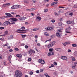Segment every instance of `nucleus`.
Segmentation results:
<instances>
[{"instance_id": "3c124183", "label": "nucleus", "mask_w": 77, "mask_h": 77, "mask_svg": "<svg viewBox=\"0 0 77 77\" xmlns=\"http://www.w3.org/2000/svg\"><path fill=\"white\" fill-rule=\"evenodd\" d=\"M54 64L55 65H57V63L56 62H54Z\"/></svg>"}, {"instance_id": "603ef678", "label": "nucleus", "mask_w": 77, "mask_h": 77, "mask_svg": "<svg viewBox=\"0 0 77 77\" xmlns=\"http://www.w3.org/2000/svg\"><path fill=\"white\" fill-rule=\"evenodd\" d=\"M66 45H68V44H70V42H66Z\"/></svg>"}, {"instance_id": "1a4fd4ad", "label": "nucleus", "mask_w": 77, "mask_h": 77, "mask_svg": "<svg viewBox=\"0 0 77 77\" xmlns=\"http://www.w3.org/2000/svg\"><path fill=\"white\" fill-rule=\"evenodd\" d=\"M6 15H7V16H8V17H13V16H12V15H11V14L8 13H5Z\"/></svg>"}, {"instance_id": "864d4df0", "label": "nucleus", "mask_w": 77, "mask_h": 77, "mask_svg": "<svg viewBox=\"0 0 77 77\" xmlns=\"http://www.w3.org/2000/svg\"><path fill=\"white\" fill-rule=\"evenodd\" d=\"M25 48L26 49L28 48V46H27V45H26L25 46Z\"/></svg>"}, {"instance_id": "09e8293b", "label": "nucleus", "mask_w": 77, "mask_h": 77, "mask_svg": "<svg viewBox=\"0 0 77 77\" xmlns=\"http://www.w3.org/2000/svg\"><path fill=\"white\" fill-rule=\"evenodd\" d=\"M5 29L4 27H0V29H1V30H3V29Z\"/></svg>"}, {"instance_id": "7c9ffc66", "label": "nucleus", "mask_w": 77, "mask_h": 77, "mask_svg": "<svg viewBox=\"0 0 77 77\" xmlns=\"http://www.w3.org/2000/svg\"><path fill=\"white\" fill-rule=\"evenodd\" d=\"M45 75L47 77H50V76H49V75H48L47 73H45Z\"/></svg>"}, {"instance_id": "ea45409f", "label": "nucleus", "mask_w": 77, "mask_h": 77, "mask_svg": "<svg viewBox=\"0 0 77 77\" xmlns=\"http://www.w3.org/2000/svg\"><path fill=\"white\" fill-rule=\"evenodd\" d=\"M21 29L22 30H24V29H25V27L24 26H22Z\"/></svg>"}, {"instance_id": "72a5a7b5", "label": "nucleus", "mask_w": 77, "mask_h": 77, "mask_svg": "<svg viewBox=\"0 0 77 77\" xmlns=\"http://www.w3.org/2000/svg\"><path fill=\"white\" fill-rule=\"evenodd\" d=\"M72 15H73V13H70L69 14V16H72Z\"/></svg>"}, {"instance_id": "bb28decb", "label": "nucleus", "mask_w": 77, "mask_h": 77, "mask_svg": "<svg viewBox=\"0 0 77 77\" xmlns=\"http://www.w3.org/2000/svg\"><path fill=\"white\" fill-rule=\"evenodd\" d=\"M72 61H75V57H72Z\"/></svg>"}, {"instance_id": "4c0bfd02", "label": "nucleus", "mask_w": 77, "mask_h": 77, "mask_svg": "<svg viewBox=\"0 0 77 77\" xmlns=\"http://www.w3.org/2000/svg\"><path fill=\"white\" fill-rule=\"evenodd\" d=\"M51 67H54V65L53 64H51V66L49 67V68H51Z\"/></svg>"}, {"instance_id": "5701e85b", "label": "nucleus", "mask_w": 77, "mask_h": 77, "mask_svg": "<svg viewBox=\"0 0 77 77\" xmlns=\"http://www.w3.org/2000/svg\"><path fill=\"white\" fill-rule=\"evenodd\" d=\"M11 58H12V56L11 55H10L8 57V59L9 60H11Z\"/></svg>"}, {"instance_id": "a19ab883", "label": "nucleus", "mask_w": 77, "mask_h": 77, "mask_svg": "<svg viewBox=\"0 0 77 77\" xmlns=\"http://www.w3.org/2000/svg\"><path fill=\"white\" fill-rule=\"evenodd\" d=\"M28 61H29V62L31 61L32 60V59H31V58H29L28 59Z\"/></svg>"}, {"instance_id": "b1692460", "label": "nucleus", "mask_w": 77, "mask_h": 77, "mask_svg": "<svg viewBox=\"0 0 77 77\" xmlns=\"http://www.w3.org/2000/svg\"><path fill=\"white\" fill-rule=\"evenodd\" d=\"M8 18V17L6 16H3L1 17V18L4 19L5 18Z\"/></svg>"}, {"instance_id": "f257e3e1", "label": "nucleus", "mask_w": 77, "mask_h": 77, "mask_svg": "<svg viewBox=\"0 0 77 77\" xmlns=\"http://www.w3.org/2000/svg\"><path fill=\"white\" fill-rule=\"evenodd\" d=\"M15 75L16 77H21V76L23 75V74L21 73V72H20V73L18 72V70H17L15 72Z\"/></svg>"}, {"instance_id": "052dcab7", "label": "nucleus", "mask_w": 77, "mask_h": 77, "mask_svg": "<svg viewBox=\"0 0 77 77\" xmlns=\"http://www.w3.org/2000/svg\"><path fill=\"white\" fill-rule=\"evenodd\" d=\"M61 30H62V29H60L59 30H58V32H62Z\"/></svg>"}, {"instance_id": "6e6d98bb", "label": "nucleus", "mask_w": 77, "mask_h": 77, "mask_svg": "<svg viewBox=\"0 0 77 77\" xmlns=\"http://www.w3.org/2000/svg\"><path fill=\"white\" fill-rule=\"evenodd\" d=\"M66 33H71V32H68L67 31H66Z\"/></svg>"}, {"instance_id": "a878e982", "label": "nucleus", "mask_w": 77, "mask_h": 77, "mask_svg": "<svg viewBox=\"0 0 77 77\" xmlns=\"http://www.w3.org/2000/svg\"><path fill=\"white\" fill-rule=\"evenodd\" d=\"M75 66H76V65L74 64L72 66V68L73 69H75Z\"/></svg>"}, {"instance_id": "9b49d317", "label": "nucleus", "mask_w": 77, "mask_h": 77, "mask_svg": "<svg viewBox=\"0 0 77 77\" xmlns=\"http://www.w3.org/2000/svg\"><path fill=\"white\" fill-rule=\"evenodd\" d=\"M26 19H27V17H20L19 18V20H20V21L25 20H26Z\"/></svg>"}, {"instance_id": "f8f14e48", "label": "nucleus", "mask_w": 77, "mask_h": 77, "mask_svg": "<svg viewBox=\"0 0 77 77\" xmlns=\"http://www.w3.org/2000/svg\"><path fill=\"white\" fill-rule=\"evenodd\" d=\"M38 20V21H41V17L37 16H36V20Z\"/></svg>"}, {"instance_id": "774afa93", "label": "nucleus", "mask_w": 77, "mask_h": 77, "mask_svg": "<svg viewBox=\"0 0 77 77\" xmlns=\"http://www.w3.org/2000/svg\"><path fill=\"white\" fill-rule=\"evenodd\" d=\"M56 35L57 36H58V32H57L56 33Z\"/></svg>"}, {"instance_id": "6e6552de", "label": "nucleus", "mask_w": 77, "mask_h": 77, "mask_svg": "<svg viewBox=\"0 0 77 77\" xmlns=\"http://www.w3.org/2000/svg\"><path fill=\"white\" fill-rule=\"evenodd\" d=\"M10 5L11 4L10 3L4 4L2 5V7H6V6H10Z\"/></svg>"}, {"instance_id": "473e14b6", "label": "nucleus", "mask_w": 77, "mask_h": 77, "mask_svg": "<svg viewBox=\"0 0 77 77\" xmlns=\"http://www.w3.org/2000/svg\"><path fill=\"white\" fill-rule=\"evenodd\" d=\"M53 49L51 48L49 49V51H50V52H53Z\"/></svg>"}, {"instance_id": "69168bd1", "label": "nucleus", "mask_w": 77, "mask_h": 77, "mask_svg": "<svg viewBox=\"0 0 77 77\" xmlns=\"http://www.w3.org/2000/svg\"><path fill=\"white\" fill-rule=\"evenodd\" d=\"M58 51H61V49L58 48Z\"/></svg>"}, {"instance_id": "e2e57ef3", "label": "nucleus", "mask_w": 77, "mask_h": 77, "mask_svg": "<svg viewBox=\"0 0 77 77\" xmlns=\"http://www.w3.org/2000/svg\"><path fill=\"white\" fill-rule=\"evenodd\" d=\"M15 50H16V51H18V50H19V49H18L17 48H15Z\"/></svg>"}, {"instance_id": "79ce46f5", "label": "nucleus", "mask_w": 77, "mask_h": 77, "mask_svg": "<svg viewBox=\"0 0 77 77\" xmlns=\"http://www.w3.org/2000/svg\"><path fill=\"white\" fill-rule=\"evenodd\" d=\"M33 72L32 71H31L29 72V74H30V75H33Z\"/></svg>"}, {"instance_id": "c9c22d12", "label": "nucleus", "mask_w": 77, "mask_h": 77, "mask_svg": "<svg viewBox=\"0 0 77 77\" xmlns=\"http://www.w3.org/2000/svg\"><path fill=\"white\" fill-rule=\"evenodd\" d=\"M51 38H50V39H48V40H47L46 41H45V43H46V42H48V41H51Z\"/></svg>"}, {"instance_id": "dca6fc26", "label": "nucleus", "mask_w": 77, "mask_h": 77, "mask_svg": "<svg viewBox=\"0 0 77 77\" xmlns=\"http://www.w3.org/2000/svg\"><path fill=\"white\" fill-rule=\"evenodd\" d=\"M57 3H58L57 2H54L51 4V6H53L54 5L57 4Z\"/></svg>"}, {"instance_id": "39448f33", "label": "nucleus", "mask_w": 77, "mask_h": 77, "mask_svg": "<svg viewBox=\"0 0 77 77\" xmlns=\"http://www.w3.org/2000/svg\"><path fill=\"white\" fill-rule=\"evenodd\" d=\"M10 22L9 21H5V22L3 23V25L4 26H7V25H8V24H10Z\"/></svg>"}, {"instance_id": "0eeeda50", "label": "nucleus", "mask_w": 77, "mask_h": 77, "mask_svg": "<svg viewBox=\"0 0 77 77\" xmlns=\"http://www.w3.org/2000/svg\"><path fill=\"white\" fill-rule=\"evenodd\" d=\"M17 31H20V32H23L22 33H27V32L25 31H27L28 30V29H25V30H21V29H17Z\"/></svg>"}, {"instance_id": "2eb2a0df", "label": "nucleus", "mask_w": 77, "mask_h": 77, "mask_svg": "<svg viewBox=\"0 0 77 77\" xmlns=\"http://www.w3.org/2000/svg\"><path fill=\"white\" fill-rule=\"evenodd\" d=\"M71 29V28L70 26H69V27L67 28L66 29V31H69V30H70Z\"/></svg>"}, {"instance_id": "338daca9", "label": "nucleus", "mask_w": 77, "mask_h": 77, "mask_svg": "<svg viewBox=\"0 0 77 77\" xmlns=\"http://www.w3.org/2000/svg\"><path fill=\"white\" fill-rule=\"evenodd\" d=\"M37 45L38 46H40L41 44L39 43H37Z\"/></svg>"}, {"instance_id": "9d476101", "label": "nucleus", "mask_w": 77, "mask_h": 77, "mask_svg": "<svg viewBox=\"0 0 77 77\" xmlns=\"http://www.w3.org/2000/svg\"><path fill=\"white\" fill-rule=\"evenodd\" d=\"M61 58L63 60H66L68 59V57L65 56H62L61 57Z\"/></svg>"}, {"instance_id": "0e129e2a", "label": "nucleus", "mask_w": 77, "mask_h": 77, "mask_svg": "<svg viewBox=\"0 0 77 77\" xmlns=\"http://www.w3.org/2000/svg\"><path fill=\"white\" fill-rule=\"evenodd\" d=\"M28 53L29 54H32V52H30V51H28Z\"/></svg>"}, {"instance_id": "37998d69", "label": "nucleus", "mask_w": 77, "mask_h": 77, "mask_svg": "<svg viewBox=\"0 0 77 77\" xmlns=\"http://www.w3.org/2000/svg\"><path fill=\"white\" fill-rule=\"evenodd\" d=\"M40 72H43V71H44V69H41L40 70Z\"/></svg>"}, {"instance_id": "4d7b16f0", "label": "nucleus", "mask_w": 77, "mask_h": 77, "mask_svg": "<svg viewBox=\"0 0 77 77\" xmlns=\"http://www.w3.org/2000/svg\"><path fill=\"white\" fill-rule=\"evenodd\" d=\"M36 73H37L38 74H39V71L37 70L36 71Z\"/></svg>"}, {"instance_id": "c03bdc74", "label": "nucleus", "mask_w": 77, "mask_h": 77, "mask_svg": "<svg viewBox=\"0 0 77 77\" xmlns=\"http://www.w3.org/2000/svg\"><path fill=\"white\" fill-rule=\"evenodd\" d=\"M10 48H11V47L10 46H8L7 47V49H10Z\"/></svg>"}, {"instance_id": "a18cd8bd", "label": "nucleus", "mask_w": 77, "mask_h": 77, "mask_svg": "<svg viewBox=\"0 0 77 77\" xmlns=\"http://www.w3.org/2000/svg\"><path fill=\"white\" fill-rule=\"evenodd\" d=\"M32 1L33 2V3H36V0H32Z\"/></svg>"}, {"instance_id": "13d9d810", "label": "nucleus", "mask_w": 77, "mask_h": 77, "mask_svg": "<svg viewBox=\"0 0 77 77\" xmlns=\"http://www.w3.org/2000/svg\"><path fill=\"white\" fill-rule=\"evenodd\" d=\"M46 3H47V2H50V0H45Z\"/></svg>"}, {"instance_id": "f03ea898", "label": "nucleus", "mask_w": 77, "mask_h": 77, "mask_svg": "<svg viewBox=\"0 0 77 77\" xmlns=\"http://www.w3.org/2000/svg\"><path fill=\"white\" fill-rule=\"evenodd\" d=\"M20 7V5H14L11 7L12 9H17Z\"/></svg>"}, {"instance_id": "4468645a", "label": "nucleus", "mask_w": 77, "mask_h": 77, "mask_svg": "<svg viewBox=\"0 0 77 77\" xmlns=\"http://www.w3.org/2000/svg\"><path fill=\"white\" fill-rule=\"evenodd\" d=\"M8 39H12L13 38V35H10L8 37Z\"/></svg>"}, {"instance_id": "8fccbe9b", "label": "nucleus", "mask_w": 77, "mask_h": 77, "mask_svg": "<svg viewBox=\"0 0 77 77\" xmlns=\"http://www.w3.org/2000/svg\"><path fill=\"white\" fill-rule=\"evenodd\" d=\"M49 28L48 27V28H45V29L47 31V30H49Z\"/></svg>"}, {"instance_id": "a211bd4d", "label": "nucleus", "mask_w": 77, "mask_h": 77, "mask_svg": "<svg viewBox=\"0 0 77 77\" xmlns=\"http://www.w3.org/2000/svg\"><path fill=\"white\" fill-rule=\"evenodd\" d=\"M16 56L18 57H22V55L21 54H17L16 55Z\"/></svg>"}, {"instance_id": "20e7f679", "label": "nucleus", "mask_w": 77, "mask_h": 77, "mask_svg": "<svg viewBox=\"0 0 77 77\" xmlns=\"http://www.w3.org/2000/svg\"><path fill=\"white\" fill-rule=\"evenodd\" d=\"M55 43H56L55 42H52L50 43V44L47 46V47L48 48H50V47H53V46L55 44Z\"/></svg>"}, {"instance_id": "2f4dec72", "label": "nucleus", "mask_w": 77, "mask_h": 77, "mask_svg": "<svg viewBox=\"0 0 77 77\" xmlns=\"http://www.w3.org/2000/svg\"><path fill=\"white\" fill-rule=\"evenodd\" d=\"M8 45H9V44H8V43H6L5 45H3L4 47H5V46H8Z\"/></svg>"}, {"instance_id": "412c9836", "label": "nucleus", "mask_w": 77, "mask_h": 77, "mask_svg": "<svg viewBox=\"0 0 77 77\" xmlns=\"http://www.w3.org/2000/svg\"><path fill=\"white\" fill-rule=\"evenodd\" d=\"M72 47H76L77 46V45H76L75 44H72Z\"/></svg>"}, {"instance_id": "cd10ccee", "label": "nucleus", "mask_w": 77, "mask_h": 77, "mask_svg": "<svg viewBox=\"0 0 77 77\" xmlns=\"http://www.w3.org/2000/svg\"><path fill=\"white\" fill-rule=\"evenodd\" d=\"M58 25L59 26H62V22H59L58 23Z\"/></svg>"}, {"instance_id": "bf43d9fd", "label": "nucleus", "mask_w": 77, "mask_h": 77, "mask_svg": "<svg viewBox=\"0 0 77 77\" xmlns=\"http://www.w3.org/2000/svg\"><path fill=\"white\" fill-rule=\"evenodd\" d=\"M77 5H74V6H73L74 8H77Z\"/></svg>"}, {"instance_id": "aec40b11", "label": "nucleus", "mask_w": 77, "mask_h": 77, "mask_svg": "<svg viewBox=\"0 0 77 77\" xmlns=\"http://www.w3.org/2000/svg\"><path fill=\"white\" fill-rule=\"evenodd\" d=\"M49 30H51L52 29H54V27H48Z\"/></svg>"}, {"instance_id": "f3484780", "label": "nucleus", "mask_w": 77, "mask_h": 77, "mask_svg": "<svg viewBox=\"0 0 77 77\" xmlns=\"http://www.w3.org/2000/svg\"><path fill=\"white\" fill-rule=\"evenodd\" d=\"M39 30V28H34L32 29V31L33 32H35V31H37V30Z\"/></svg>"}, {"instance_id": "e433bc0d", "label": "nucleus", "mask_w": 77, "mask_h": 77, "mask_svg": "<svg viewBox=\"0 0 77 77\" xmlns=\"http://www.w3.org/2000/svg\"><path fill=\"white\" fill-rule=\"evenodd\" d=\"M3 57V56L1 55H0V59H2Z\"/></svg>"}, {"instance_id": "7ed1b4c3", "label": "nucleus", "mask_w": 77, "mask_h": 77, "mask_svg": "<svg viewBox=\"0 0 77 77\" xmlns=\"http://www.w3.org/2000/svg\"><path fill=\"white\" fill-rule=\"evenodd\" d=\"M9 20L11 21V22H15L16 21H18V19L14 17L10 18L9 19Z\"/></svg>"}, {"instance_id": "6ab92c4d", "label": "nucleus", "mask_w": 77, "mask_h": 77, "mask_svg": "<svg viewBox=\"0 0 77 77\" xmlns=\"http://www.w3.org/2000/svg\"><path fill=\"white\" fill-rule=\"evenodd\" d=\"M44 35L47 36H49V34L47 32H45L44 33Z\"/></svg>"}, {"instance_id": "c85d7f7f", "label": "nucleus", "mask_w": 77, "mask_h": 77, "mask_svg": "<svg viewBox=\"0 0 77 77\" xmlns=\"http://www.w3.org/2000/svg\"><path fill=\"white\" fill-rule=\"evenodd\" d=\"M5 35H7L8 34V31H6L5 32Z\"/></svg>"}, {"instance_id": "423d86ee", "label": "nucleus", "mask_w": 77, "mask_h": 77, "mask_svg": "<svg viewBox=\"0 0 77 77\" xmlns=\"http://www.w3.org/2000/svg\"><path fill=\"white\" fill-rule=\"evenodd\" d=\"M38 62L39 63H41L42 65H44L45 63V61L44 60H42V59H40L39 60Z\"/></svg>"}, {"instance_id": "49530a36", "label": "nucleus", "mask_w": 77, "mask_h": 77, "mask_svg": "<svg viewBox=\"0 0 77 77\" xmlns=\"http://www.w3.org/2000/svg\"><path fill=\"white\" fill-rule=\"evenodd\" d=\"M15 24V23L14 22H12V23H10V25L14 24Z\"/></svg>"}, {"instance_id": "f704fd0d", "label": "nucleus", "mask_w": 77, "mask_h": 77, "mask_svg": "<svg viewBox=\"0 0 77 77\" xmlns=\"http://www.w3.org/2000/svg\"><path fill=\"white\" fill-rule=\"evenodd\" d=\"M62 36V35L58 33V37H59V38H60L61 36Z\"/></svg>"}, {"instance_id": "4be33fe9", "label": "nucleus", "mask_w": 77, "mask_h": 77, "mask_svg": "<svg viewBox=\"0 0 77 77\" xmlns=\"http://www.w3.org/2000/svg\"><path fill=\"white\" fill-rule=\"evenodd\" d=\"M23 38H25V37H26V35H23L22 34L20 35Z\"/></svg>"}, {"instance_id": "de8ad7c7", "label": "nucleus", "mask_w": 77, "mask_h": 77, "mask_svg": "<svg viewBox=\"0 0 77 77\" xmlns=\"http://www.w3.org/2000/svg\"><path fill=\"white\" fill-rule=\"evenodd\" d=\"M51 21L52 23H54V22H55V20H51Z\"/></svg>"}, {"instance_id": "680f3d73", "label": "nucleus", "mask_w": 77, "mask_h": 77, "mask_svg": "<svg viewBox=\"0 0 77 77\" xmlns=\"http://www.w3.org/2000/svg\"><path fill=\"white\" fill-rule=\"evenodd\" d=\"M63 44L64 45V46H66V42L63 43Z\"/></svg>"}, {"instance_id": "ddd939ff", "label": "nucleus", "mask_w": 77, "mask_h": 77, "mask_svg": "<svg viewBox=\"0 0 77 77\" xmlns=\"http://www.w3.org/2000/svg\"><path fill=\"white\" fill-rule=\"evenodd\" d=\"M54 53L53 52H50L48 54V56H51L52 55H53Z\"/></svg>"}, {"instance_id": "5fc2aeb1", "label": "nucleus", "mask_w": 77, "mask_h": 77, "mask_svg": "<svg viewBox=\"0 0 77 77\" xmlns=\"http://www.w3.org/2000/svg\"><path fill=\"white\" fill-rule=\"evenodd\" d=\"M10 52H12L13 51V50L12 49H10L9 50Z\"/></svg>"}, {"instance_id": "393cba45", "label": "nucleus", "mask_w": 77, "mask_h": 77, "mask_svg": "<svg viewBox=\"0 0 77 77\" xmlns=\"http://www.w3.org/2000/svg\"><path fill=\"white\" fill-rule=\"evenodd\" d=\"M67 23L68 24H71V23H72V22L70 21H68L67 22Z\"/></svg>"}, {"instance_id": "c756f323", "label": "nucleus", "mask_w": 77, "mask_h": 77, "mask_svg": "<svg viewBox=\"0 0 77 77\" xmlns=\"http://www.w3.org/2000/svg\"><path fill=\"white\" fill-rule=\"evenodd\" d=\"M54 37H55V35H51V38H54Z\"/></svg>"}, {"instance_id": "58836bf2", "label": "nucleus", "mask_w": 77, "mask_h": 77, "mask_svg": "<svg viewBox=\"0 0 77 77\" xmlns=\"http://www.w3.org/2000/svg\"><path fill=\"white\" fill-rule=\"evenodd\" d=\"M63 18H61L60 19V22H62V21H63Z\"/></svg>"}]
</instances>
